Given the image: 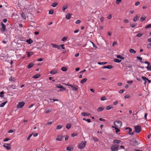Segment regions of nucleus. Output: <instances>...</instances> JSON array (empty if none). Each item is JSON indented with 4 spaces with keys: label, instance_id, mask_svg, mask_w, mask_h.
Segmentation results:
<instances>
[{
    "label": "nucleus",
    "instance_id": "nucleus-1",
    "mask_svg": "<svg viewBox=\"0 0 151 151\" xmlns=\"http://www.w3.org/2000/svg\"><path fill=\"white\" fill-rule=\"evenodd\" d=\"M86 143V141H82L78 145V148L80 149L83 148L85 147Z\"/></svg>",
    "mask_w": 151,
    "mask_h": 151
},
{
    "label": "nucleus",
    "instance_id": "nucleus-2",
    "mask_svg": "<svg viewBox=\"0 0 151 151\" xmlns=\"http://www.w3.org/2000/svg\"><path fill=\"white\" fill-rule=\"evenodd\" d=\"M114 124L115 127H119L121 126L122 123L120 121H116L114 122Z\"/></svg>",
    "mask_w": 151,
    "mask_h": 151
},
{
    "label": "nucleus",
    "instance_id": "nucleus-3",
    "mask_svg": "<svg viewBox=\"0 0 151 151\" xmlns=\"http://www.w3.org/2000/svg\"><path fill=\"white\" fill-rule=\"evenodd\" d=\"M119 146L116 145H113L111 147V151H117L118 150Z\"/></svg>",
    "mask_w": 151,
    "mask_h": 151
},
{
    "label": "nucleus",
    "instance_id": "nucleus-4",
    "mask_svg": "<svg viewBox=\"0 0 151 151\" xmlns=\"http://www.w3.org/2000/svg\"><path fill=\"white\" fill-rule=\"evenodd\" d=\"M134 132L137 133H139L141 131V128L140 126L137 125L134 127Z\"/></svg>",
    "mask_w": 151,
    "mask_h": 151
},
{
    "label": "nucleus",
    "instance_id": "nucleus-5",
    "mask_svg": "<svg viewBox=\"0 0 151 151\" xmlns=\"http://www.w3.org/2000/svg\"><path fill=\"white\" fill-rule=\"evenodd\" d=\"M56 86L57 88H60V89L58 91H63L64 90H66V88L63 87L62 85L60 84H58L56 85Z\"/></svg>",
    "mask_w": 151,
    "mask_h": 151
},
{
    "label": "nucleus",
    "instance_id": "nucleus-6",
    "mask_svg": "<svg viewBox=\"0 0 151 151\" xmlns=\"http://www.w3.org/2000/svg\"><path fill=\"white\" fill-rule=\"evenodd\" d=\"M25 104V103L24 102H19L17 105V107L18 108H21Z\"/></svg>",
    "mask_w": 151,
    "mask_h": 151
},
{
    "label": "nucleus",
    "instance_id": "nucleus-7",
    "mask_svg": "<svg viewBox=\"0 0 151 151\" xmlns=\"http://www.w3.org/2000/svg\"><path fill=\"white\" fill-rule=\"evenodd\" d=\"M125 129L126 130L128 129L129 130L127 133L129 135H133L134 134V132H131L132 131V129L131 128H130V127H126L125 128Z\"/></svg>",
    "mask_w": 151,
    "mask_h": 151
},
{
    "label": "nucleus",
    "instance_id": "nucleus-8",
    "mask_svg": "<svg viewBox=\"0 0 151 151\" xmlns=\"http://www.w3.org/2000/svg\"><path fill=\"white\" fill-rule=\"evenodd\" d=\"M3 147L7 150H9L11 149V147L9 144H4L3 145Z\"/></svg>",
    "mask_w": 151,
    "mask_h": 151
},
{
    "label": "nucleus",
    "instance_id": "nucleus-9",
    "mask_svg": "<svg viewBox=\"0 0 151 151\" xmlns=\"http://www.w3.org/2000/svg\"><path fill=\"white\" fill-rule=\"evenodd\" d=\"M139 15H136L133 19V21L134 22H136L139 19Z\"/></svg>",
    "mask_w": 151,
    "mask_h": 151
},
{
    "label": "nucleus",
    "instance_id": "nucleus-10",
    "mask_svg": "<svg viewBox=\"0 0 151 151\" xmlns=\"http://www.w3.org/2000/svg\"><path fill=\"white\" fill-rule=\"evenodd\" d=\"M81 114L83 116H90L91 114L89 113H86L84 112H82L81 113Z\"/></svg>",
    "mask_w": 151,
    "mask_h": 151
},
{
    "label": "nucleus",
    "instance_id": "nucleus-11",
    "mask_svg": "<svg viewBox=\"0 0 151 151\" xmlns=\"http://www.w3.org/2000/svg\"><path fill=\"white\" fill-rule=\"evenodd\" d=\"M57 73L58 70L55 69L52 70L50 72V73L52 74H55Z\"/></svg>",
    "mask_w": 151,
    "mask_h": 151
},
{
    "label": "nucleus",
    "instance_id": "nucleus-12",
    "mask_svg": "<svg viewBox=\"0 0 151 151\" xmlns=\"http://www.w3.org/2000/svg\"><path fill=\"white\" fill-rule=\"evenodd\" d=\"M51 45H52V47L54 48H56L58 49H60V45H56L53 44H52Z\"/></svg>",
    "mask_w": 151,
    "mask_h": 151
},
{
    "label": "nucleus",
    "instance_id": "nucleus-13",
    "mask_svg": "<svg viewBox=\"0 0 151 151\" xmlns=\"http://www.w3.org/2000/svg\"><path fill=\"white\" fill-rule=\"evenodd\" d=\"M63 138V136L60 135H58L56 138V140L57 141H61L62 140Z\"/></svg>",
    "mask_w": 151,
    "mask_h": 151
},
{
    "label": "nucleus",
    "instance_id": "nucleus-14",
    "mask_svg": "<svg viewBox=\"0 0 151 151\" xmlns=\"http://www.w3.org/2000/svg\"><path fill=\"white\" fill-rule=\"evenodd\" d=\"M2 27L1 29V31L2 32H4L5 30V25L2 23H1Z\"/></svg>",
    "mask_w": 151,
    "mask_h": 151
},
{
    "label": "nucleus",
    "instance_id": "nucleus-15",
    "mask_svg": "<svg viewBox=\"0 0 151 151\" xmlns=\"http://www.w3.org/2000/svg\"><path fill=\"white\" fill-rule=\"evenodd\" d=\"M26 53L27 54V56L28 57H30L33 54V53L32 52H27Z\"/></svg>",
    "mask_w": 151,
    "mask_h": 151
},
{
    "label": "nucleus",
    "instance_id": "nucleus-16",
    "mask_svg": "<svg viewBox=\"0 0 151 151\" xmlns=\"http://www.w3.org/2000/svg\"><path fill=\"white\" fill-rule=\"evenodd\" d=\"M121 142V141L118 139H115L113 141V143L114 144L115 143H119Z\"/></svg>",
    "mask_w": 151,
    "mask_h": 151
},
{
    "label": "nucleus",
    "instance_id": "nucleus-17",
    "mask_svg": "<svg viewBox=\"0 0 151 151\" xmlns=\"http://www.w3.org/2000/svg\"><path fill=\"white\" fill-rule=\"evenodd\" d=\"M129 52L131 54H134L136 53V51L133 49H129Z\"/></svg>",
    "mask_w": 151,
    "mask_h": 151
},
{
    "label": "nucleus",
    "instance_id": "nucleus-18",
    "mask_svg": "<svg viewBox=\"0 0 151 151\" xmlns=\"http://www.w3.org/2000/svg\"><path fill=\"white\" fill-rule=\"evenodd\" d=\"M104 109V107H99L97 109V111L98 112L101 111H103Z\"/></svg>",
    "mask_w": 151,
    "mask_h": 151
},
{
    "label": "nucleus",
    "instance_id": "nucleus-19",
    "mask_svg": "<svg viewBox=\"0 0 151 151\" xmlns=\"http://www.w3.org/2000/svg\"><path fill=\"white\" fill-rule=\"evenodd\" d=\"M40 76V75L39 74H37L33 76L32 78L34 79H37L39 78Z\"/></svg>",
    "mask_w": 151,
    "mask_h": 151
},
{
    "label": "nucleus",
    "instance_id": "nucleus-20",
    "mask_svg": "<svg viewBox=\"0 0 151 151\" xmlns=\"http://www.w3.org/2000/svg\"><path fill=\"white\" fill-rule=\"evenodd\" d=\"M142 78L144 81V84H145L147 82V81L148 80L147 78H146L145 77L143 76L142 77Z\"/></svg>",
    "mask_w": 151,
    "mask_h": 151
},
{
    "label": "nucleus",
    "instance_id": "nucleus-21",
    "mask_svg": "<svg viewBox=\"0 0 151 151\" xmlns=\"http://www.w3.org/2000/svg\"><path fill=\"white\" fill-rule=\"evenodd\" d=\"M73 149V148L72 147L69 146L67 147L66 150H67L70 151L72 150Z\"/></svg>",
    "mask_w": 151,
    "mask_h": 151
},
{
    "label": "nucleus",
    "instance_id": "nucleus-22",
    "mask_svg": "<svg viewBox=\"0 0 151 151\" xmlns=\"http://www.w3.org/2000/svg\"><path fill=\"white\" fill-rule=\"evenodd\" d=\"M71 14L69 13H68L67 15H66L65 18L66 19H69L71 18Z\"/></svg>",
    "mask_w": 151,
    "mask_h": 151
},
{
    "label": "nucleus",
    "instance_id": "nucleus-23",
    "mask_svg": "<svg viewBox=\"0 0 151 151\" xmlns=\"http://www.w3.org/2000/svg\"><path fill=\"white\" fill-rule=\"evenodd\" d=\"M87 80V78H85L83 79L82 80H81V81L80 82V83L81 84H83L85 83Z\"/></svg>",
    "mask_w": 151,
    "mask_h": 151
},
{
    "label": "nucleus",
    "instance_id": "nucleus-24",
    "mask_svg": "<svg viewBox=\"0 0 151 151\" xmlns=\"http://www.w3.org/2000/svg\"><path fill=\"white\" fill-rule=\"evenodd\" d=\"M26 42L29 44H30L32 43L33 42V40L31 39H29V40H26Z\"/></svg>",
    "mask_w": 151,
    "mask_h": 151
},
{
    "label": "nucleus",
    "instance_id": "nucleus-25",
    "mask_svg": "<svg viewBox=\"0 0 151 151\" xmlns=\"http://www.w3.org/2000/svg\"><path fill=\"white\" fill-rule=\"evenodd\" d=\"M33 65L34 64L33 63H30L27 66V68L28 69H30L33 67Z\"/></svg>",
    "mask_w": 151,
    "mask_h": 151
},
{
    "label": "nucleus",
    "instance_id": "nucleus-26",
    "mask_svg": "<svg viewBox=\"0 0 151 151\" xmlns=\"http://www.w3.org/2000/svg\"><path fill=\"white\" fill-rule=\"evenodd\" d=\"M116 57L117 58L122 60H123L124 59V57L120 55H116Z\"/></svg>",
    "mask_w": 151,
    "mask_h": 151
},
{
    "label": "nucleus",
    "instance_id": "nucleus-27",
    "mask_svg": "<svg viewBox=\"0 0 151 151\" xmlns=\"http://www.w3.org/2000/svg\"><path fill=\"white\" fill-rule=\"evenodd\" d=\"M112 127L115 128V129H116L115 132L116 133H118L120 131L119 129H118V127H115L114 126H112Z\"/></svg>",
    "mask_w": 151,
    "mask_h": 151
},
{
    "label": "nucleus",
    "instance_id": "nucleus-28",
    "mask_svg": "<svg viewBox=\"0 0 151 151\" xmlns=\"http://www.w3.org/2000/svg\"><path fill=\"white\" fill-rule=\"evenodd\" d=\"M146 18V17L145 16H142L141 18L140 21L141 22H142L145 20Z\"/></svg>",
    "mask_w": 151,
    "mask_h": 151
},
{
    "label": "nucleus",
    "instance_id": "nucleus-29",
    "mask_svg": "<svg viewBox=\"0 0 151 151\" xmlns=\"http://www.w3.org/2000/svg\"><path fill=\"white\" fill-rule=\"evenodd\" d=\"M114 61L116 63H119L121 61V60L118 59H114Z\"/></svg>",
    "mask_w": 151,
    "mask_h": 151
},
{
    "label": "nucleus",
    "instance_id": "nucleus-30",
    "mask_svg": "<svg viewBox=\"0 0 151 151\" xmlns=\"http://www.w3.org/2000/svg\"><path fill=\"white\" fill-rule=\"evenodd\" d=\"M7 101H6L0 104V107H3L5 106V104L7 103Z\"/></svg>",
    "mask_w": 151,
    "mask_h": 151
},
{
    "label": "nucleus",
    "instance_id": "nucleus-31",
    "mask_svg": "<svg viewBox=\"0 0 151 151\" xmlns=\"http://www.w3.org/2000/svg\"><path fill=\"white\" fill-rule=\"evenodd\" d=\"M137 58L138 59V60H139L140 61V62L141 63H144V62H143L142 61V58H141V57H137Z\"/></svg>",
    "mask_w": 151,
    "mask_h": 151
},
{
    "label": "nucleus",
    "instance_id": "nucleus-32",
    "mask_svg": "<svg viewBox=\"0 0 151 151\" xmlns=\"http://www.w3.org/2000/svg\"><path fill=\"white\" fill-rule=\"evenodd\" d=\"M113 107L112 106H108L106 107V109L107 110H109L113 108Z\"/></svg>",
    "mask_w": 151,
    "mask_h": 151
},
{
    "label": "nucleus",
    "instance_id": "nucleus-33",
    "mask_svg": "<svg viewBox=\"0 0 151 151\" xmlns=\"http://www.w3.org/2000/svg\"><path fill=\"white\" fill-rule=\"evenodd\" d=\"M72 88V90L73 91H78V88L75 87H74V86L73 85L71 87Z\"/></svg>",
    "mask_w": 151,
    "mask_h": 151
},
{
    "label": "nucleus",
    "instance_id": "nucleus-34",
    "mask_svg": "<svg viewBox=\"0 0 151 151\" xmlns=\"http://www.w3.org/2000/svg\"><path fill=\"white\" fill-rule=\"evenodd\" d=\"M147 70L149 71H151V65H148L146 67Z\"/></svg>",
    "mask_w": 151,
    "mask_h": 151
},
{
    "label": "nucleus",
    "instance_id": "nucleus-35",
    "mask_svg": "<svg viewBox=\"0 0 151 151\" xmlns=\"http://www.w3.org/2000/svg\"><path fill=\"white\" fill-rule=\"evenodd\" d=\"M67 8V5H64L62 7V10L63 11H64Z\"/></svg>",
    "mask_w": 151,
    "mask_h": 151
},
{
    "label": "nucleus",
    "instance_id": "nucleus-36",
    "mask_svg": "<svg viewBox=\"0 0 151 151\" xmlns=\"http://www.w3.org/2000/svg\"><path fill=\"white\" fill-rule=\"evenodd\" d=\"M71 127V124H68L66 125V128L67 129H69Z\"/></svg>",
    "mask_w": 151,
    "mask_h": 151
},
{
    "label": "nucleus",
    "instance_id": "nucleus-37",
    "mask_svg": "<svg viewBox=\"0 0 151 151\" xmlns=\"http://www.w3.org/2000/svg\"><path fill=\"white\" fill-rule=\"evenodd\" d=\"M63 127V126L61 125H59L57 126L56 129H61Z\"/></svg>",
    "mask_w": 151,
    "mask_h": 151
},
{
    "label": "nucleus",
    "instance_id": "nucleus-38",
    "mask_svg": "<svg viewBox=\"0 0 151 151\" xmlns=\"http://www.w3.org/2000/svg\"><path fill=\"white\" fill-rule=\"evenodd\" d=\"M67 70V69L66 67H63L61 68V70L64 72L66 71Z\"/></svg>",
    "mask_w": 151,
    "mask_h": 151
},
{
    "label": "nucleus",
    "instance_id": "nucleus-39",
    "mask_svg": "<svg viewBox=\"0 0 151 151\" xmlns=\"http://www.w3.org/2000/svg\"><path fill=\"white\" fill-rule=\"evenodd\" d=\"M52 110V109H46V111H45V113L46 114H47L50 112Z\"/></svg>",
    "mask_w": 151,
    "mask_h": 151
},
{
    "label": "nucleus",
    "instance_id": "nucleus-40",
    "mask_svg": "<svg viewBox=\"0 0 151 151\" xmlns=\"http://www.w3.org/2000/svg\"><path fill=\"white\" fill-rule=\"evenodd\" d=\"M98 64L99 65H105L107 63V62H98Z\"/></svg>",
    "mask_w": 151,
    "mask_h": 151
},
{
    "label": "nucleus",
    "instance_id": "nucleus-41",
    "mask_svg": "<svg viewBox=\"0 0 151 151\" xmlns=\"http://www.w3.org/2000/svg\"><path fill=\"white\" fill-rule=\"evenodd\" d=\"M58 3L54 2L52 4V6L53 7H55L58 5Z\"/></svg>",
    "mask_w": 151,
    "mask_h": 151
},
{
    "label": "nucleus",
    "instance_id": "nucleus-42",
    "mask_svg": "<svg viewBox=\"0 0 151 151\" xmlns=\"http://www.w3.org/2000/svg\"><path fill=\"white\" fill-rule=\"evenodd\" d=\"M9 81H14V78L12 77H11L9 79Z\"/></svg>",
    "mask_w": 151,
    "mask_h": 151
},
{
    "label": "nucleus",
    "instance_id": "nucleus-43",
    "mask_svg": "<svg viewBox=\"0 0 151 151\" xmlns=\"http://www.w3.org/2000/svg\"><path fill=\"white\" fill-rule=\"evenodd\" d=\"M39 45H40V46L41 47H42L44 45V42H40L39 43Z\"/></svg>",
    "mask_w": 151,
    "mask_h": 151
},
{
    "label": "nucleus",
    "instance_id": "nucleus-44",
    "mask_svg": "<svg viewBox=\"0 0 151 151\" xmlns=\"http://www.w3.org/2000/svg\"><path fill=\"white\" fill-rule=\"evenodd\" d=\"M106 98L105 96H103L101 98V101H103L106 100Z\"/></svg>",
    "mask_w": 151,
    "mask_h": 151
},
{
    "label": "nucleus",
    "instance_id": "nucleus-45",
    "mask_svg": "<svg viewBox=\"0 0 151 151\" xmlns=\"http://www.w3.org/2000/svg\"><path fill=\"white\" fill-rule=\"evenodd\" d=\"M68 38L67 37H63L61 39V41H64L66 40Z\"/></svg>",
    "mask_w": 151,
    "mask_h": 151
},
{
    "label": "nucleus",
    "instance_id": "nucleus-46",
    "mask_svg": "<svg viewBox=\"0 0 151 151\" xmlns=\"http://www.w3.org/2000/svg\"><path fill=\"white\" fill-rule=\"evenodd\" d=\"M92 139L95 142H97L98 141V139L96 137H93Z\"/></svg>",
    "mask_w": 151,
    "mask_h": 151
},
{
    "label": "nucleus",
    "instance_id": "nucleus-47",
    "mask_svg": "<svg viewBox=\"0 0 151 151\" xmlns=\"http://www.w3.org/2000/svg\"><path fill=\"white\" fill-rule=\"evenodd\" d=\"M122 1V0H116V2L117 4H118L120 3Z\"/></svg>",
    "mask_w": 151,
    "mask_h": 151
},
{
    "label": "nucleus",
    "instance_id": "nucleus-48",
    "mask_svg": "<svg viewBox=\"0 0 151 151\" xmlns=\"http://www.w3.org/2000/svg\"><path fill=\"white\" fill-rule=\"evenodd\" d=\"M21 17L24 19H26V16L24 13H23L21 14Z\"/></svg>",
    "mask_w": 151,
    "mask_h": 151
},
{
    "label": "nucleus",
    "instance_id": "nucleus-49",
    "mask_svg": "<svg viewBox=\"0 0 151 151\" xmlns=\"http://www.w3.org/2000/svg\"><path fill=\"white\" fill-rule=\"evenodd\" d=\"M54 13V11L52 10H51L49 11V14H52Z\"/></svg>",
    "mask_w": 151,
    "mask_h": 151
},
{
    "label": "nucleus",
    "instance_id": "nucleus-50",
    "mask_svg": "<svg viewBox=\"0 0 151 151\" xmlns=\"http://www.w3.org/2000/svg\"><path fill=\"white\" fill-rule=\"evenodd\" d=\"M4 93L3 91H1L0 93V97H3L4 96Z\"/></svg>",
    "mask_w": 151,
    "mask_h": 151
},
{
    "label": "nucleus",
    "instance_id": "nucleus-51",
    "mask_svg": "<svg viewBox=\"0 0 151 151\" xmlns=\"http://www.w3.org/2000/svg\"><path fill=\"white\" fill-rule=\"evenodd\" d=\"M151 27V24H148V25H147V26L145 27V28L146 29H147V28H150Z\"/></svg>",
    "mask_w": 151,
    "mask_h": 151
},
{
    "label": "nucleus",
    "instance_id": "nucleus-52",
    "mask_svg": "<svg viewBox=\"0 0 151 151\" xmlns=\"http://www.w3.org/2000/svg\"><path fill=\"white\" fill-rule=\"evenodd\" d=\"M147 47L150 48L151 47V42L148 43L147 45Z\"/></svg>",
    "mask_w": 151,
    "mask_h": 151
},
{
    "label": "nucleus",
    "instance_id": "nucleus-53",
    "mask_svg": "<svg viewBox=\"0 0 151 151\" xmlns=\"http://www.w3.org/2000/svg\"><path fill=\"white\" fill-rule=\"evenodd\" d=\"M77 135V134L76 133H73L71 134V136L73 137H74Z\"/></svg>",
    "mask_w": 151,
    "mask_h": 151
},
{
    "label": "nucleus",
    "instance_id": "nucleus-54",
    "mask_svg": "<svg viewBox=\"0 0 151 151\" xmlns=\"http://www.w3.org/2000/svg\"><path fill=\"white\" fill-rule=\"evenodd\" d=\"M113 66L111 65L107 66V68L108 69H111L112 68Z\"/></svg>",
    "mask_w": 151,
    "mask_h": 151
},
{
    "label": "nucleus",
    "instance_id": "nucleus-55",
    "mask_svg": "<svg viewBox=\"0 0 151 151\" xmlns=\"http://www.w3.org/2000/svg\"><path fill=\"white\" fill-rule=\"evenodd\" d=\"M52 123V122H48L46 124V125L48 126L51 125Z\"/></svg>",
    "mask_w": 151,
    "mask_h": 151
},
{
    "label": "nucleus",
    "instance_id": "nucleus-56",
    "mask_svg": "<svg viewBox=\"0 0 151 151\" xmlns=\"http://www.w3.org/2000/svg\"><path fill=\"white\" fill-rule=\"evenodd\" d=\"M32 134H31L29 135V136L27 138V141H28L30 139V138L32 137Z\"/></svg>",
    "mask_w": 151,
    "mask_h": 151
},
{
    "label": "nucleus",
    "instance_id": "nucleus-57",
    "mask_svg": "<svg viewBox=\"0 0 151 151\" xmlns=\"http://www.w3.org/2000/svg\"><path fill=\"white\" fill-rule=\"evenodd\" d=\"M136 24H130V26L132 28H134L136 26Z\"/></svg>",
    "mask_w": 151,
    "mask_h": 151
},
{
    "label": "nucleus",
    "instance_id": "nucleus-58",
    "mask_svg": "<svg viewBox=\"0 0 151 151\" xmlns=\"http://www.w3.org/2000/svg\"><path fill=\"white\" fill-rule=\"evenodd\" d=\"M143 35L142 33H138L137 35V37H139L142 36Z\"/></svg>",
    "mask_w": 151,
    "mask_h": 151
},
{
    "label": "nucleus",
    "instance_id": "nucleus-59",
    "mask_svg": "<svg viewBox=\"0 0 151 151\" xmlns=\"http://www.w3.org/2000/svg\"><path fill=\"white\" fill-rule=\"evenodd\" d=\"M123 22L125 23H128L129 22V20L127 19H125L124 20Z\"/></svg>",
    "mask_w": 151,
    "mask_h": 151
},
{
    "label": "nucleus",
    "instance_id": "nucleus-60",
    "mask_svg": "<svg viewBox=\"0 0 151 151\" xmlns=\"http://www.w3.org/2000/svg\"><path fill=\"white\" fill-rule=\"evenodd\" d=\"M81 21L80 20H77L75 22L76 24H78L80 23Z\"/></svg>",
    "mask_w": 151,
    "mask_h": 151
},
{
    "label": "nucleus",
    "instance_id": "nucleus-61",
    "mask_svg": "<svg viewBox=\"0 0 151 151\" xmlns=\"http://www.w3.org/2000/svg\"><path fill=\"white\" fill-rule=\"evenodd\" d=\"M60 47H61L62 49H65V47H64V45L63 44L61 45H60Z\"/></svg>",
    "mask_w": 151,
    "mask_h": 151
},
{
    "label": "nucleus",
    "instance_id": "nucleus-62",
    "mask_svg": "<svg viewBox=\"0 0 151 151\" xmlns=\"http://www.w3.org/2000/svg\"><path fill=\"white\" fill-rule=\"evenodd\" d=\"M104 17H101L100 18V20L101 22H103L104 21Z\"/></svg>",
    "mask_w": 151,
    "mask_h": 151
},
{
    "label": "nucleus",
    "instance_id": "nucleus-63",
    "mask_svg": "<svg viewBox=\"0 0 151 151\" xmlns=\"http://www.w3.org/2000/svg\"><path fill=\"white\" fill-rule=\"evenodd\" d=\"M139 4H140V2L139 1H137L135 3V6H137L139 5Z\"/></svg>",
    "mask_w": 151,
    "mask_h": 151
},
{
    "label": "nucleus",
    "instance_id": "nucleus-64",
    "mask_svg": "<svg viewBox=\"0 0 151 151\" xmlns=\"http://www.w3.org/2000/svg\"><path fill=\"white\" fill-rule=\"evenodd\" d=\"M9 139H10L8 138H6L4 139L3 141L4 142H5L8 141H9Z\"/></svg>",
    "mask_w": 151,
    "mask_h": 151
}]
</instances>
